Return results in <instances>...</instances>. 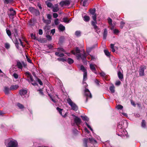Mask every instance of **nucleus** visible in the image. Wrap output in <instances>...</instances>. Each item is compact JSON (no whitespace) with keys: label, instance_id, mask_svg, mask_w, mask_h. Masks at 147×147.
<instances>
[{"label":"nucleus","instance_id":"f257e3e1","mask_svg":"<svg viewBox=\"0 0 147 147\" xmlns=\"http://www.w3.org/2000/svg\"><path fill=\"white\" fill-rule=\"evenodd\" d=\"M76 54L75 51L73 50L71 51V53L74 55H76V56L78 59H81L84 60L86 58V55L85 53L84 50H83V54H79L80 53V51L78 48L76 47Z\"/></svg>","mask_w":147,"mask_h":147},{"label":"nucleus","instance_id":"f03ea898","mask_svg":"<svg viewBox=\"0 0 147 147\" xmlns=\"http://www.w3.org/2000/svg\"><path fill=\"white\" fill-rule=\"evenodd\" d=\"M67 102L71 107V109L75 111H76L78 109V107L77 105L74 103L71 100L68 98L67 100Z\"/></svg>","mask_w":147,"mask_h":147},{"label":"nucleus","instance_id":"7ed1b4c3","mask_svg":"<svg viewBox=\"0 0 147 147\" xmlns=\"http://www.w3.org/2000/svg\"><path fill=\"white\" fill-rule=\"evenodd\" d=\"M80 70L84 72L83 74V81H86L87 79V74L86 69L83 65L80 66Z\"/></svg>","mask_w":147,"mask_h":147},{"label":"nucleus","instance_id":"20e7f679","mask_svg":"<svg viewBox=\"0 0 147 147\" xmlns=\"http://www.w3.org/2000/svg\"><path fill=\"white\" fill-rule=\"evenodd\" d=\"M18 143L16 140L11 141L8 143L7 147H17Z\"/></svg>","mask_w":147,"mask_h":147},{"label":"nucleus","instance_id":"39448f33","mask_svg":"<svg viewBox=\"0 0 147 147\" xmlns=\"http://www.w3.org/2000/svg\"><path fill=\"white\" fill-rule=\"evenodd\" d=\"M117 131H119L121 133L120 134H117V135L119 136H124V134H123V132H124L123 130L122 125L119 124L118 126V128L117 129Z\"/></svg>","mask_w":147,"mask_h":147},{"label":"nucleus","instance_id":"423d86ee","mask_svg":"<svg viewBox=\"0 0 147 147\" xmlns=\"http://www.w3.org/2000/svg\"><path fill=\"white\" fill-rule=\"evenodd\" d=\"M84 95L87 97V98H86V102L87 101L88 97H89L90 98H91L92 97V95L90 92V91L88 89L86 88H85V89L84 90Z\"/></svg>","mask_w":147,"mask_h":147},{"label":"nucleus","instance_id":"0eeeda50","mask_svg":"<svg viewBox=\"0 0 147 147\" xmlns=\"http://www.w3.org/2000/svg\"><path fill=\"white\" fill-rule=\"evenodd\" d=\"M146 69V67L145 66H141L140 67L139 72V75L140 76H143L144 75V70Z\"/></svg>","mask_w":147,"mask_h":147},{"label":"nucleus","instance_id":"6e6552de","mask_svg":"<svg viewBox=\"0 0 147 147\" xmlns=\"http://www.w3.org/2000/svg\"><path fill=\"white\" fill-rule=\"evenodd\" d=\"M74 116L75 117L74 118V121L75 123L78 126L80 125L81 123V119L78 117L75 116Z\"/></svg>","mask_w":147,"mask_h":147},{"label":"nucleus","instance_id":"1a4fd4ad","mask_svg":"<svg viewBox=\"0 0 147 147\" xmlns=\"http://www.w3.org/2000/svg\"><path fill=\"white\" fill-rule=\"evenodd\" d=\"M3 91L5 94H9L10 91L11 90L10 88H9L7 86H5L4 87Z\"/></svg>","mask_w":147,"mask_h":147},{"label":"nucleus","instance_id":"9d476101","mask_svg":"<svg viewBox=\"0 0 147 147\" xmlns=\"http://www.w3.org/2000/svg\"><path fill=\"white\" fill-rule=\"evenodd\" d=\"M27 92V91L26 90L22 89L20 90L19 91V94L22 96L26 94Z\"/></svg>","mask_w":147,"mask_h":147},{"label":"nucleus","instance_id":"9b49d317","mask_svg":"<svg viewBox=\"0 0 147 147\" xmlns=\"http://www.w3.org/2000/svg\"><path fill=\"white\" fill-rule=\"evenodd\" d=\"M95 66H96L95 65L92 64H90V68L92 71L95 74H96V71Z\"/></svg>","mask_w":147,"mask_h":147},{"label":"nucleus","instance_id":"f8f14e48","mask_svg":"<svg viewBox=\"0 0 147 147\" xmlns=\"http://www.w3.org/2000/svg\"><path fill=\"white\" fill-rule=\"evenodd\" d=\"M57 109L59 112V113L61 115H62L63 117H66L67 115V113H65L64 115H62V111L63 110L62 109L57 107Z\"/></svg>","mask_w":147,"mask_h":147},{"label":"nucleus","instance_id":"ddd939ff","mask_svg":"<svg viewBox=\"0 0 147 147\" xmlns=\"http://www.w3.org/2000/svg\"><path fill=\"white\" fill-rule=\"evenodd\" d=\"M82 16L83 19L86 22L89 21L90 20V18L89 16L86 15L84 16L83 15H82Z\"/></svg>","mask_w":147,"mask_h":147},{"label":"nucleus","instance_id":"4468645a","mask_svg":"<svg viewBox=\"0 0 147 147\" xmlns=\"http://www.w3.org/2000/svg\"><path fill=\"white\" fill-rule=\"evenodd\" d=\"M52 8H53V11L54 12H57L59 10L58 5L57 4L55 5L54 7L53 6Z\"/></svg>","mask_w":147,"mask_h":147},{"label":"nucleus","instance_id":"2eb2a0df","mask_svg":"<svg viewBox=\"0 0 147 147\" xmlns=\"http://www.w3.org/2000/svg\"><path fill=\"white\" fill-rule=\"evenodd\" d=\"M43 22L46 24L47 25L50 24L51 23V21L49 20H45V19L44 17L42 18V19Z\"/></svg>","mask_w":147,"mask_h":147},{"label":"nucleus","instance_id":"dca6fc26","mask_svg":"<svg viewBox=\"0 0 147 147\" xmlns=\"http://www.w3.org/2000/svg\"><path fill=\"white\" fill-rule=\"evenodd\" d=\"M19 86L18 85H12L10 87L11 90H16L18 88Z\"/></svg>","mask_w":147,"mask_h":147},{"label":"nucleus","instance_id":"f3484780","mask_svg":"<svg viewBox=\"0 0 147 147\" xmlns=\"http://www.w3.org/2000/svg\"><path fill=\"white\" fill-rule=\"evenodd\" d=\"M91 23L94 26V29L97 30L98 28L96 25V24H97L96 20V21H92Z\"/></svg>","mask_w":147,"mask_h":147},{"label":"nucleus","instance_id":"a211bd4d","mask_svg":"<svg viewBox=\"0 0 147 147\" xmlns=\"http://www.w3.org/2000/svg\"><path fill=\"white\" fill-rule=\"evenodd\" d=\"M108 22L110 25L112 26L111 28V29L112 30L114 28V26L113 25L112 23V20L110 18H109L108 19Z\"/></svg>","mask_w":147,"mask_h":147},{"label":"nucleus","instance_id":"6ab92c4d","mask_svg":"<svg viewBox=\"0 0 147 147\" xmlns=\"http://www.w3.org/2000/svg\"><path fill=\"white\" fill-rule=\"evenodd\" d=\"M9 11H10V16H13L16 15V11L13 10L12 8L10 9Z\"/></svg>","mask_w":147,"mask_h":147},{"label":"nucleus","instance_id":"aec40b11","mask_svg":"<svg viewBox=\"0 0 147 147\" xmlns=\"http://www.w3.org/2000/svg\"><path fill=\"white\" fill-rule=\"evenodd\" d=\"M107 34V30L106 29H105L104 31L103 37L104 39H105L106 38Z\"/></svg>","mask_w":147,"mask_h":147},{"label":"nucleus","instance_id":"412c9836","mask_svg":"<svg viewBox=\"0 0 147 147\" xmlns=\"http://www.w3.org/2000/svg\"><path fill=\"white\" fill-rule=\"evenodd\" d=\"M55 55L56 56L59 57H63L64 56V54L63 53H61L60 52H56Z\"/></svg>","mask_w":147,"mask_h":147},{"label":"nucleus","instance_id":"4be33fe9","mask_svg":"<svg viewBox=\"0 0 147 147\" xmlns=\"http://www.w3.org/2000/svg\"><path fill=\"white\" fill-rule=\"evenodd\" d=\"M58 28L61 31H63L65 30V27L61 24L59 25Z\"/></svg>","mask_w":147,"mask_h":147},{"label":"nucleus","instance_id":"5701e85b","mask_svg":"<svg viewBox=\"0 0 147 147\" xmlns=\"http://www.w3.org/2000/svg\"><path fill=\"white\" fill-rule=\"evenodd\" d=\"M46 4L47 5L48 7L52 8L53 6V5L51 3L49 2L48 1H46L45 2Z\"/></svg>","mask_w":147,"mask_h":147},{"label":"nucleus","instance_id":"b1692460","mask_svg":"<svg viewBox=\"0 0 147 147\" xmlns=\"http://www.w3.org/2000/svg\"><path fill=\"white\" fill-rule=\"evenodd\" d=\"M118 75L119 78L120 80H121L123 78V75L122 74L121 72L120 71H119L118 73Z\"/></svg>","mask_w":147,"mask_h":147},{"label":"nucleus","instance_id":"393cba45","mask_svg":"<svg viewBox=\"0 0 147 147\" xmlns=\"http://www.w3.org/2000/svg\"><path fill=\"white\" fill-rule=\"evenodd\" d=\"M90 13L92 15L93 14H95L96 12V9L95 8H93V9H91L90 10Z\"/></svg>","mask_w":147,"mask_h":147},{"label":"nucleus","instance_id":"a878e982","mask_svg":"<svg viewBox=\"0 0 147 147\" xmlns=\"http://www.w3.org/2000/svg\"><path fill=\"white\" fill-rule=\"evenodd\" d=\"M64 2L65 5L68 6L70 4L71 1L70 0H65L64 1Z\"/></svg>","mask_w":147,"mask_h":147},{"label":"nucleus","instance_id":"bb28decb","mask_svg":"<svg viewBox=\"0 0 147 147\" xmlns=\"http://www.w3.org/2000/svg\"><path fill=\"white\" fill-rule=\"evenodd\" d=\"M17 65L19 68L21 69H22V65L20 62H18L17 63Z\"/></svg>","mask_w":147,"mask_h":147},{"label":"nucleus","instance_id":"cd10ccee","mask_svg":"<svg viewBox=\"0 0 147 147\" xmlns=\"http://www.w3.org/2000/svg\"><path fill=\"white\" fill-rule=\"evenodd\" d=\"M67 62L69 64H71L73 63L74 60L71 58H68L67 60Z\"/></svg>","mask_w":147,"mask_h":147},{"label":"nucleus","instance_id":"c85d7f7f","mask_svg":"<svg viewBox=\"0 0 147 147\" xmlns=\"http://www.w3.org/2000/svg\"><path fill=\"white\" fill-rule=\"evenodd\" d=\"M104 52L106 55L107 56L109 57L110 55V53L109 52V51L105 49L104 50Z\"/></svg>","mask_w":147,"mask_h":147},{"label":"nucleus","instance_id":"c756f323","mask_svg":"<svg viewBox=\"0 0 147 147\" xmlns=\"http://www.w3.org/2000/svg\"><path fill=\"white\" fill-rule=\"evenodd\" d=\"M88 139H84L83 140L84 145L85 147H87V144Z\"/></svg>","mask_w":147,"mask_h":147},{"label":"nucleus","instance_id":"7c9ffc66","mask_svg":"<svg viewBox=\"0 0 147 147\" xmlns=\"http://www.w3.org/2000/svg\"><path fill=\"white\" fill-rule=\"evenodd\" d=\"M109 89L112 93H114L115 92V87L113 86L110 87Z\"/></svg>","mask_w":147,"mask_h":147},{"label":"nucleus","instance_id":"2f4dec72","mask_svg":"<svg viewBox=\"0 0 147 147\" xmlns=\"http://www.w3.org/2000/svg\"><path fill=\"white\" fill-rule=\"evenodd\" d=\"M81 117L82 118V119L84 121H88L89 120V119L86 116H81Z\"/></svg>","mask_w":147,"mask_h":147},{"label":"nucleus","instance_id":"473e14b6","mask_svg":"<svg viewBox=\"0 0 147 147\" xmlns=\"http://www.w3.org/2000/svg\"><path fill=\"white\" fill-rule=\"evenodd\" d=\"M142 127L144 128H145L146 127V122L144 120H142Z\"/></svg>","mask_w":147,"mask_h":147},{"label":"nucleus","instance_id":"72a5a7b5","mask_svg":"<svg viewBox=\"0 0 147 147\" xmlns=\"http://www.w3.org/2000/svg\"><path fill=\"white\" fill-rule=\"evenodd\" d=\"M35 9L32 7H30L29 9V10L32 13H33V12H34V11H35Z\"/></svg>","mask_w":147,"mask_h":147},{"label":"nucleus","instance_id":"f704fd0d","mask_svg":"<svg viewBox=\"0 0 147 147\" xmlns=\"http://www.w3.org/2000/svg\"><path fill=\"white\" fill-rule=\"evenodd\" d=\"M33 13L35 14L36 16H37L39 14V12L38 10L35 9L34 12H33Z\"/></svg>","mask_w":147,"mask_h":147},{"label":"nucleus","instance_id":"c9c22d12","mask_svg":"<svg viewBox=\"0 0 147 147\" xmlns=\"http://www.w3.org/2000/svg\"><path fill=\"white\" fill-rule=\"evenodd\" d=\"M97 45H95L94 47H92L90 48H88L87 49V51L88 52H89L90 51H91L92 49H93L94 48H96V47H97Z\"/></svg>","mask_w":147,"mask_h":147},{"label":"nucleus","instance_id":"e433bc0d","mask_svg":"<svg viewBox=\"0 0 147 147\" xmlns=\"http://www.w3.org/2000/svg\"><path fill=\"white\" fill-rule=\"evenodd\" d=\"M119 30L117 29H115L113 30V33L116 34H117L119 33Z\"/></svg>","mask_w":147,"mask_h":147},{"label":"nucleus","instance_id":"4c0bfd02","mask_svg":"<svg viewBox=\"0 0 147 147\" xmlns=\"http://www.w3.org/2000/svg\"><path fill=\"white\" fill-rule=\"evenodd\" d=\"M92 18L94 21L96 20V14L92 15Z\"/></svg>","mask_w":147,"mask_h":147},{"label":"nucleus","instance_id":"58836bf2","mask_svg":"<svg viewBox=\"0 0 147 147\" xmlns=\"http://www.w3.org/2000/svg\"><path fill=\"white\" fill-rule=\"evenodd\" d=\"M17 105L18 107L20 109H22L24 108L23 105L19 103L17 104Z\"/></svg>","mask_w":147,"mask_h":147},{"label":"nucleus","instance_id":"ea45409f","mask_svg":"<svg viewBox=\"0 0 147 147\" xmlns=\"http://www.w3.org/2000/svg\"><path fill=\"white\" fill-rule=\"evenodd\" d=\"M116 107L118 109H123V106L121 105H119L117 106Z\"/></svg>","mask_w":147,"mask_h":147},{"label":"nucleus","instance_id":"a19ab883","mask_svg":"<svg viewBox=\"0 0 147 147\" xmlns=\"http://www.w3.org/2000/svg\"><path fill=\"white\" fill-rule=\"evenodd\" d=\"M63 21L65 23H68L69 22V21L68 20V19L67 18H65L63 19Z\"/></svg>","mask_w":147,"mask_h":147},{"label":"nucleus","instance_id":"79ce46f5","mask_svg":"<svg viewBox=\"0 0 147 147\" xmlns=\"http://www.w3.org/2000/svg\"><path fill=\"white\" fill-rule=\"evenodd\" d=\"M6 31L7 33V34L8 36H10L11 35V33L10 30H9L6 29Z\"/></svg>","mask_w":147,"mask_h":147},{"label":"nucleus","instance_id":"37998d69","mask_svg":"<svg viewBox=\"0 0 147 147\" xmlns=\"http://www.w3.org/2000/svg\"><path fill=\"white\" fill-rule=\"evenodd\" d=\"M49 26L47 25L46 26H45L44 28V29L45 30V31H46L47 30H49Z\"/></svg>","mask_w":147,"mask_h":147},{"label":"nucleus","instance_id":"c03bdc74","mask_svg":"<svg viewBox=\"0 0 147 147\" xmlns=\"http://www.w3.org/2000/svg\"><path fill=\"white\" fill-rule=\"evenodd\" d=\"M94 82L98 86H99L100 85L99 83L100 82L97 79H95L94 80Z\"/></svg>","mask_w":147,"mask_h":147},{"label":"nucleus","instance_id":"a18cd8bd","mask_svg":"<svg viewBox=\"0 0 147 147\" xmlns=\"http://www.w3.org/2000/svg\"><path fill=\"white\" fill-rule=\"evenodd\" d=\"M11 0H4V2L5 4H8L11 2Z\"/></svg>","mask_w":147,"mask_h":147},{"label":"nucleus","instance_id":"49530a36","mask_svg":"<svg viewBox=\"0 0 147 147\" xmlns=\"http://www.w3.org/2000/svg\"><path fill=\"white\" fill-rule=\"evenodd\" d=\"M75 35L77 36H79L80 35V32L79 31H77L75 32Z\"/></svg>","mask_w":147,"mask_h":147},{"label":"nucleus","instance_id":"de8ad7c7","mask_svg":"<svg viewBox=\"0 0 147 147\" xmlns=\"http://www.w3.org/2000/svg\"><path fill=\"white\" fill-rule=\"evenodd\" d=\"M5 47L7 49H9L10 47V45L8 43H6L5 44Z\"/></svg>","mask_w":147,"mask_h":147},{"label":"nucleus","instance_id":"09e8293b","mask_svg":"<svg viewBox=\"0 0 147 147\" xmlns=\"http://www.w3.org/2000/svg\"><path fill=\"white\" fill-rule=\"evenodd\" d=\"M55 23V25H57L59 23V20L58 19H56L54 20Z\"/></svg>","mask_w":147,"mask_h":147},{"label":"nucleus","instance_id":"8fccbe9b","mask_svg":"<svg viewBox=\"0 0 147 147\" xmlns=\"http://www.w3.org/2000/svg\"><path fill=\"white\" fill-rule=\"evenodd\" d=\"M85 123L86 124V126L88 127L90 129L91 131H93V129H92V128L86 122H85Z\"/></svg>","mask_w":147,"mask_h":147},{"label":"nucleus","instance_id":"3c124183","mask_svg":"<svg viewBox=\"0 0 147 147\" xmlns=\"http://www.w3.org/2000/svg\"><path fill=\"white\" fill-rule=\"evenodd\" d=\"M121 83V82L120 81H117L115 83V85L116 86H119Z\"/></svg>","mask_w":147,"mask_h":147},{"label":"nucleus","instance_id":"603ef678","mask_svg":"<svg viewBox=\"0 0 147 147\" xmlns=\"http://www.w3.org/2000/svg\"><path fill=\"white\" fill-rule=\"evenodd\" d=\"M100 76L102 77L105 78L106 76V74H105L103 72H102L100 74Z\"/></svg>","mask_w":147,"mask_h":147},{"label":"nucleus","instance_id":"864d4df0","mask_svg":"<svg viewBox=\"0 0 147 147\" xmlns=\"http://www.w3.org/2000/svg\"><path fill=\"white\" fill-rule=\"evenodd\" d=\"M13 76L15 79H17L18 78V76L17 74L14 73L13 74Z\"/></svg>","mask_w":147,"mask_h":147},{"label":"nucleus","instance_id":"5fc2aeb1","mask_svg":"<svg viewBox=\"0 0 147 147\" xmlns=\"http://www.w3.org/2000/svg\"><path fill=\"white\" fill-rule=\"evenodd\" d=\"M124 24H125L124 22H121V24H120V28H122L123 27Z\"/></svg>","mask_w":147,"mask_h":147},{"label":"nucleus","instance_id":"6e6d98bb","mask_svg":"<svg viewBox=\"0 0 147 147\" xmlns=\"http://www.w3.org/2000/svg\"><path fill=\"white\" fill-rule=\"evenodd\" d=\"M47 17L48 19L49 20H51L52 18V16L50 14H47Z\"/></svg>","mask_w":147,"mask_h":147},{"label":"nucleus","instance_id":"4d7b16f0","mask_svg":"<svg viewBox=\"0 0 147 147\" xmlns=\"http://www.w3.org/2000/svg\"><path fill=\"white\" fill-rule=\"evenodd\" d=\"M26 57L27 59V61L29 63H31L32 62V61L31 59H30L27 56H26Z\"/></svg>","mask_w":147,"mask_h":147},{"label":"nucleus","instance_id":"13d9d810","mask_svg":"<svg viewBox=\"0 0 147 147\" xmlns=\"http://www.w3.org/2000/svg\"><path fill=\"white\" fill-rule=\"evenodd\" d=\"M58 51L59 52H60L61 51L64 52V49L62 48H58Z\"/></svg>","mask_w":147,"mask_h":147},{"label":"nucleus","instance_id":"bf43d9fd","mask_svg":"<svg viewBox=\"0 0 147 147\" xmlns=\"http://www.w3.org/2000/svg\"><path fill=\"white\" fill-rule=\"evenodd\" d=\"M53 17L55 18H56L58 16V15L57 13H54L53 15Z\"/></svg>","mask_w":147,"mask_h":147},{"label":"nucleus","instance_id":"052dcab7","mask_svg":"<svg viewBox=\"0 0 147 147\" xmlns=\"http://www.w3.org/2000/svg\"><path fill=\"white\" fill-rule=\"evenodd\" d=\"M28 78H29L31 82H33L34 81V79L32 78V75L30 76H29Z\"/></svg>","mask_w":147,"mask_h":147},{"label":"nucleus","instance_id":"680f3d73","mask_svg":"<svg viewBox=\"0 0 147 147\" xmlns=\"http://www.w3.org/2000/svg\"><path fill=\"white\" fill-rule=\"evenodd\" d=\"M59 61H62L64 62L65 61H66V60L64 59H62L60 58H58L57 59Z\"/></svg>","mask_w":147,"mask_h":147},{"label":"nucleus","instance_id":"e2e57ef3","mask_svg":"<svg viewBox=\"0 0 147 147\" xmlns=\"http://www.w3.org/2000/svg\"><path fill=\"white\" fill-rule=\"evenodd\" d=\"M43 32L42 30L40 29L39 30L38 34H39L41 35L42 34Z\"/></svg>","mask_w":147,"mask_h":147},{"label":"nucleus","instance_id":"0e129e2a","mask_svg":"<svg viewBox=\"0 0 147 147\" xmlns=\"http://www.w3.org/2000/svg\"><path fill=\"white\" fill-rule=\"evenodd\" d=\"M47 37L48 39V40H51V36L49 35L47 36Z\"/></svg>","mask_w":147,"mask_h":147},{"label":"nucleus","instance_id":"69168bd1","mask_svg":"<svg viewBox=\"0 0 147 147\" xmlns=\"http://www.w3.org/2000/svg\"><path fill=\"white\" fill-rule=\"evenodd\" d=\"M59 4L61 6H63L65 5L64 1L60 2L59 3Z\"/></svg>","mask_w":147,"mask_h":147},{"label":"nucleus","instance_id":"338daca9","mask_svg":"<svg viewBox=\"0 0 147 147\" xmlns=\"http://www.w3.org/2000/svg\"><path fill=\"white\" fill-rule=\"evenodd\" d=\"M39 91L40 94L41 95H43V92H42V90H41V89H40L39 90Z\"/></svg>","mask_w":147,"mask_h":147},{"label":"nucleus","instance_id":"774afa93","mask_svg":"<svg viewBox=\"0 0 147 147\" xmlns=\"http://www.w3.org/2000/svg\"><path fill=\"white\" fill-rule=\"evenodd\" d=\"M26 74L28 78L31 75V74L29 72H26Z\"/></svg>","mask_w":147,"mask_h":147}]
</instances>
